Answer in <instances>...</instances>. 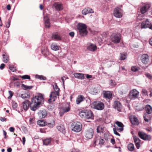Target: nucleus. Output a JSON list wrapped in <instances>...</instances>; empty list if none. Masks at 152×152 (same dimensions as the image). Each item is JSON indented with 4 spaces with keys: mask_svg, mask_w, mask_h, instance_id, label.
<instances>
[{
    "mask_svg": "<svg viewBox=\"0 0 152 152\" xmlns=\"http://www.w3.org/2000/svg\"><path fill=\"white\" fill-rule=\"evenodd\" d=\"M44 101V98L42 95L35 96L33 97L30 103L31 109L32 110L35 111L39 107V105Z\"/></svg>",
    "mask_w": 152,
    "mask_h": 152,
    "instance_id": "obj_1",
    "label": "nucleus"
},
{
    "mask_svg": "<svg viewBox=\"0 0 152 152\" xmlns=\"http://www.w3.org/2000/svg\"><path fill=\"white\" fill-rule=\"evenodd\" d=\"M79 115L82 118H85L87 119H93L94 118L93 114L91 110H81L79 113Z\"/></svg>",
    "mask_w": 152,
    "mask_h": 152,
    "instance_id": "obj_2",
    "label": "nucleus"
},
{
    "mask_svg": "<svg viewBox=\"0 0 152 152\" xmlns=\"http://www.w3.org/2000/svg\"><path fill=\"white\" fill-rule=\"evenodd\" d=\"M77 28L79 31L80 34L81 36H84L87 34L88 31L86 30V26L85 24L82 23L78 24Z\"/></svg>",
    "mask_w": 152,
    "mask_h": 152,
    "instance_id": "obj_3",
    "label": "nucleus"
},
{
    "mask_svg": "<svg viewBox=\"0 0 152 152\" xmlns=\"http://www.w3.org/2000/svg\"><path fill=\"white\" fill-rule=\"evenodd\" d=\"M71 128L73 131L76 132H79L82 130V126L81 124L79 122H74L72 124Z\"/></svg>",
    "mask_w": 152,
    "mask_h": 152,
    "instance_id": "obj_4",
    "label": "nucleus"
},
{
    "mask_svg": "<svg viewBox=\"0 0 152 152\" xmlns=\"http://www.w3.org/2000/svg\"><path fill=\"white\" fill-rule=\"evenodd\" d=\"M94 109L98 110H103L104 107V104L101 102H94L93 103Z\"/></svg>",
    "mask_w": 152,
    "mask_h": 152,
    "instance_id": "obj_5",
    "label": "nucleus"
},
{
    "mask_svg": "<svg viewBox=\"0 0 152 152\" xmlns=\"http://www.w3.org/2000/svg\"><path fill=\"white\" fill-rule=\"evenodd\" d=\"M139 94L138 91L136 89H133L130 91L129 97L131 99H134L138 97Z\"/></svg>",
    "mask_w": 152,
    "mask_h": 152,
    "instance_id": "obj_6",
    "label": "nucleus"
},
{
    "mask_svg": "<svg viewBox=\"0 0 152 152\" xmlns=\"http://www.w3.org/2000/svg\"><path fill=\"white\" fill-rule=\"evenodd\" d=\"M94 131L92 128H89L85 130L84 135L87 139H91L94 135Z\"/></svg>",
    "mask_w": 152,
    "mask_h": 152,
    "instance_id": "obj_7",
    "label": "nucleus"
},
{
    "mask_svg": "<svg viewBox=\"0 0 152 152\" xmlns=\"http://www.w3.org/2000/svg\"><path fill=\"white\" fill-rule=\"evenodd\" d=\"M123 11L119 8H115L113 11V14L114 16L117 18H121L122 15Z\"/></svg>",
    "mask_w": 152,
    "mask_h": 152,
    "instance_id": "obj_8",
    "label": "nucleus"
},
{
    "mask_svg": "<svg viewBox=\"0 0 152 152\" xmlns=\"http://www.w3.org/2000/svg\"><path fill=\"white\" fill-rule=\"evenodd\" d=\"M138 135L140 138L145 140H149L151 138L150 135H147L142 132H138Z\"/></svg>",
    "mask_w": 152,
    "mask_h": 152,
    "instance_id": "obj_9",
    "label": "nucleus"
},
{
    "mask_svg": "<svg viewBox=\"0 0 152 152\" xmlns=\"http://www.w3.org/2000/svg\"><path fill=\"white\" fill-rule=\"evenodd\" d=\"M141 26L142 28H149L152 30V23L148 20V19L142 22Z\"/></svg>",
    "mask_w": 152,
    "mask_h": 152,
    "instance_id": "obj_10",
    "label": "nucleus"
},
{
    "mask_svg": "<svg viewBox=\"0 0 152 152\" xmlns=\"http://www.w3.org/2000/svg\"><path fill=\"white\" fill-rule=\"evenodd\" d=\"M113 106L115 109L118 111H121L122 107V105L121 103L119 101L115 100L114 101Z\"/></svg>",
    "mask_w": 152,
    "mask_h": 152,
    "instance_id": "obj_11",
    "label": "nucleus"
},
{
    "mask_svg": "<svg viewBox=\"0 0 152 152\" xmlns=\"http://www.w3.org/2000/svg\"><path fill=\"white\" fill-rule=\"evenodd\" d=\"M111 41L115 43H119L121 40V36L119 34H117L112 36L111 37Z\"/></svg>",
    "mask_w": 152,
    "mask_h": 152,
    "instance_id": "obj_12",
    "label": "nucleus"
},
{
    "mask_svg": "<svg viewBox=\"0 0 152 152\" xmlns=\"http://www.w3.org/2000/svg\"><path fill=\"white\" fill-rule=\"evenodd\" d=\"M104 140L102 137L99 136H95L94 140V143L96 145V143L98 142L99 144L102 145L104 144Z\"/></svg>",
    "mask_w": 152,
    "mask_h": 152,
    "instance_id": "obj_13",
    "label": "nucleus"
},
{
    "mask_svg": "<svg viewBox=\"0 0 152 152\" xmlns=\"http://www.w3.org/2000/svg\"><path fill=\"white\" fill-rule=\"evenodd\" d=\"M57 94L56 91H52L51 92L50 96V98L48 99L49 103L54 102L57 98Z\"/></svg>",
    "mask_w": 152,
    "mask_h": 152,
    "instance_id": "obj_14",
    "label": "nucleus"
},
{
    "mask_svg": "<svg viewBox=\"0 0 152 152\" xmlns=\"http://www.w3.org/2000/svg\"><path fill=\"white\" fill-rule=\"evenodd\" d=\"M141 60L143 63L146 64L149 60V57L147 54H143L141 57Z\"/></svg>",
    "mask_w": 152,
    "mask_h": 152,
    "instance_id": "obj_15",
    "label": "nucleus"
},
{
    "mask_svg": "<svg viewBox=\"0 0 152 152\" xmlns=\"http://www.w3.org/2000/svg\"><path fill=\"white\" fill-rule=\"evenodd\" d=\"M133 138L137 148L138 149H139L140 146V140L135 135L133 136Z\"/></svg>",
    "mask_w": 152,
    "mask_h": 152,
    "instance_id": "obj_16",
    "label": "nucleus"
},
{
    "mask_svg": "<svg viewBox=\"0 0 152 152\" xmlns=\"http://www.w3.org/2000/svg\"><path fill=\"white\" fill-rule=\"evenodd\" d=\"M115 124H117L118 127H120L119 128L118 127H115L117 131L119 132H121L123 130V127L124 126L122 123L117 121L115 122Z\"/></svg>",
    "mask_w": 152,
    "mask_h": 152,
    "instance_id": "obj_17",
    "label": "nucleus"
},
{
    "mask_svg": "<svg viewBox=\"0 0 152 152\" xmlns=\"http://www.w3.org/2000/svg\"><path fill=\"white\" fill-rule=\"evenodd\" d=\"M61 109L63 113H65L69 111L70 110L69 104L67 103L64 104Z\"/></svg>",
    "mask_w": 152,
    "mask_h": 152,
    "instance_id": "obj_18",
    "label": "nucleus"
},
{
    "mask_svg": "<svg viewBox=\"0 0 152 152\" xmlns=\"http://www.w3.org/2000/svg\"><path fill=\"white\" fill-rule=\"evenodd\" d=\"M150 7L151 5L150 4H146L142 7L140 9L141 13L143 14L145 13Z\"/></svg>",
    "mask_w": 152,
    "mask_h": 152,
    "instance_id": "obj_19",
    "label": "nucleus"
},
{
    "mask_svg": "<svg viewBox=\"0 0 152 152\" xmlns=\"http://www.w3.org/2000/svg\"><path fill=\"white\" fill-rule=\"evenodd\" d=\"M94 11L92 9L88 7L84 9L82 11V13L84 15H86L87 14L93 13Z\"/></svg>",
    "mask_w": 152,
    "mask_h": 152,
    "instance_id": "obj_20",
    "label": "nucleus"
},
{
    "mask_svg": "<svg viewBox=\"0 0 152 152\" xmlns=\"http://www.w3.org/2000/svg\"><path fill=\"white\" fill-rule=\"evenodd\" d=\"M85 99L83 96L82 95H79L78 96L76 100V103L77 104H80L81 102L84 101Z\"/></svg>",
    "mask_w": 152,
    "mask_h": 152,
    "instance_id": "obj_21",
    "label": "nucleus"
},
{
    "mask_svg": "<svg viewBox=\"0 0 152 152\" xmlns=\"http://www.w3.org/2000/svg\"><path fill=\"white\" fill-rule=\"evenodd\" d=\"M30 102L28 100H25L23 103V107L25 110H27L28 108L29 107H30Z\"/></svg>",
    "mask_w": 152,
    "mask_h": 152,
    "instance_id": "obj_22",
    "label": "nucleus"
},
{
    "mask_svg": "<svg viewBox=\"0 0 152 152\" xmlns=\"http://www.w3.org/2000/svg\"><path fill=\"white\" fill-rule=\"evenodd\" d=\"M39 116L42 118H43L47 116V113L46 110H43L40 111L38 113Z\"/></svg>",
    "mask_w": 152,
    "mask_h": 152,
    "instance_id": "obj_23",
    "label": "nucleus"
},
{
    "mask_svg": "<svg viewBox=\"0 0 152 152\" xmlns=\"http://www.w3.org/2000/svg\"><path fill=\"white\" fill-rule=\"evenodd\" d=\"M74 75L75 78L81 80L83 79L85 77L84 74L82 73H75Z\"/></svg>",
    "mask_w": 152,
    "mask_h": 152,
    "instance_id": "obj_24",
    "label": "nucleus"
},
{
    "mask_svg": "<svg viewBox=\"0 0 152 152\" xmlns=\"http://www.w3.org/2000/svg\"><path fill=\"white\" fill-rule=\"evenodd\" d=\"M130 120L132 124L134 125H138L139 123L138 119L136 117L133 116V117L131 118Z\"/></svg>",
    "mask_w": 152,
    "mask_h": 152,
    "instance_id": "obj_25",
    "label": "nucleus"
},
{
    "mask_svg": "<svg viewBox=\"0 0 152 152\" xmlns=\"http://www.w3.org/2000/svg\"><path fill=\"white\" fill-rule=\"evenodd\" d=\"M104 97L107 99H110L111 98L112 96V93L110 91H104Z\"/></svg>",
    "mask_w": 152,
    "mask_h": 152,
    "instance_id": "obj_26",
    "label": "nucleus"
},
{
    "mask_svg": "<svg viewBox=\"0 0 152 152\" xmlns=\"http://www.w3.org/2000/svg\"><path fill=\"white\" fill-rule=\"evenodd\" d=\"M4 59L3 62L5 63H7L9 60V56L7 53L6 52H4L2 55Z\"/></svg>",
    "mask_w": 152,
    "mask_h": 152,
    "instance_id": "obj_27",
    "label": "nucleus"
},
{
    "mask_svg": "<svg viewBox=\"0 0 152 152\" xmlns=\"http://www.w3.org/2000/svg\"><path fill=\"white\" fill-rule=\"evenodd\" d=\"M57 128L58 131L64 134L65 132V129L64 126L61 124H59L57 126Z\"/></svg>",
    "mask_w": 152,
    "mask_h": 152,
    "instance_id": "obj_28",
    "label": "nucleus"
},
{
    "mask_svg": "<svg viewBox=\"0 0 152 152\" xmlns=\"http://www.w3.org/2000/svg\"><path fill=\"white\" fill-rule=\"evenodd\" d=\"M51 49L54 51H57L59 50L60 47L58 46L56 43H53L50 45Z\"/></svg>",
    "mask_w": 152,
    "mask_h": 152,
    "instance_id": "obj_29",
    "label": "nucleus"
},
{
    "mask_svg": "<svg viewBox=\"0 0 152 152\" xmlns=\"http://www.w3.org/2000/svg\"><path fill=\"white\" fill-rule=\"evenodd\" d=\"M96 46L94 45L91 44L89 45L87 48L88 49L91 51H94L96 50Z\"/></svg>",
    "mask_w": 152,
    "mask_h": 152,
    "instance_id": "obj_30",
    "label": "nucleus"
},
{
    "mask_svg": "<svg viewBox=\"0 0 152 152\" xmlns=\"http://www.w3.org/2000/svg\"><path fill=\"white\" fill-rule=\"evenodd\" d=\"M145 110L146 112L148 114H150L152 112V107L150 105L147 104L145 106Z\"/></svg>",
    "mask_w": 152,
    "mask_h": 152,
    "instance_id": "obj_31",
    "label": "nucleus"
},
{
    "mask_svg": "<svg viewBox=\"0 0 152 152\" xmlns=\"http://www.w3.org/2000/svg\"><path fill=\"white\" fill-rule=\"evenodd\" d=\"M45 25L46 28H49L50 26V23L49 18L47 17L44 18Z\"/></svg>",
    "mask_w": 152,
    "mask_h": 152,
    "instance_id": "obj_32",
    "label": "nucleus"
},
{
    "mask_svg": "<svg viewBox=\"0 0 152 152\" xmlns=\"http://www.w3.org/2000/svg\"><path fill=\"white\" fill-rule=\"evenodd\" d=\"M53 6L55 7L56 10H57L60 11L62 10L63 9L62 4H60L55 3Z\"/></svg>",
    "mask_w": 152,
    "mask_h": 152,
    "instance_id": "obj_33",
    "label": "nucleus"
},
{
    "mask_svg": "<svg viewBox=\"0 0 152 152\" xmlns=\"http://www.w3.org/2000/svg\"><path fill=\"white\" fill-rule=\"evenodd\" d=\"M96 130L98 133H103L104 130V127L102 125H99L97 127Z\"/></svg>",
    "mask_w": 152,
    "mask_h": 152,
    "instance_id": "obj_34",
    "label": "nucleus"
},
{
    "mask_svg": "<svg viewBox=\"0 0 152 152\" xmlns=\"http://www.w3.org/2000/svg\"><path fill=\"white\" fill-rule=\"evenodd\" d=\"M52 140L50 137L47 138L43 140V143L44 145H48L50 143Z\"/></svg>",
    "mask_w": 152,
    "mask_h": 152,
    "instance_id": "obj_35",
    "label": "nucleus"
},
{
    "mask_svg": "<svg viewBox=\"0 0 152 152\" xmlns=\"http://www.w3.org/2000/svg\"><path fill=\"white\" fill-rule=\"evenodd\" d=\"M52 38H54L55 40H60L61 39L60 36L57 33H53L52 34Z\"/></svg>",
    "mask_w": 152,
    "mask_h": 152,
    "instance_id": "obj_36",
    "label": "nucleus"
},
{
    "mask_svg": "<svg viewBox=\"0 0 152 152\" xmlns=\"http://www.w3.org/2000/svg\"><path fill=\"white\" fill-rule=\"evenodd\" d=\"M53 88L55 91H56V94H57V96H59V91H60V89L58 88V87L57 86L56 83L55 85L53 86Z\"/></svg>",
    "mask_w": 152,
    "mask_h": 152,
    "instance_id": "obj_37",
    "label": "nucleus"
},
{
    "mask_svg": "<svg viewBox=\"0 0 152 152\" xmlns=\"http://www.w3.org/2000/svg\"><path fill=\"white\" fill-rule=\"evenodd\" d=\"M128 149L131 151H133L134 149V144L132 143H130L128 145Z\"/></svg>",
    "mask_w": 152,
    "mask_h": 152,
    "instance_id": "obj_38",
    "label": "nucleus"
},
{
    "mask_svg": "<svg viewBox=\"0 0 152 152\" xmlns=\"http://www.w3.org/2000/svg\"><path fill=\"white\" fill-rule=\"evenodd\" d=\"M140 69L139 67L137 66H133L131 67V70L134 72L138 71Z\"/></svg>",
    "mask_w": 152,
    "mask_h": 152,
    "instance_id": "obj_39",
    "label": "nucleus"
},
{
    "mask_svg": "<svg viewBox=\"0 0 152 152\" xmlns=\"http://www.w3.org/2000/svg\"><path fill=\"white\" fill-rule=\"evenodd\" d=\"M21 87L24 90H26L27 89H31L32 88V86H27L24 84H22Z\"/></svg>",
    "mask_w": 152,
    "mask_h": 152,
    "instance_id": "obj_40",
    "label": "nucleus"
},
{
    "mask_svg": "<svg viewBox=\"0 0 152 152\" xmlns=\"http://www.w3.org/2000/svg\"><path fill=\"white\" fill-rule=\"evenodd\" d=\"M37 124L41 126H43L45 125V121L43 120H40L37 121Z\"/></svg>",
    "mask_w": 152,
    "mask_h": 152,
    "instance_id": "obj_41",
    "label": "nucleus"
},
{
    "mask_svg": "<svg viewBox=\"0 0 152 152\" xmlns=\"http://www.w3.org/2000/svg\"><path fill=\"white\" fill-rule=\"evenodd\" d=\"M120 55V60H123L126 59V54L121 53Z\"/></svg>",
    "mask_w": 152,
    "mask_h": 152,
    "instance_id": "obj_42",
    "label": "nucleus"
},
{
    "mask_svg": "<svg viewBox=\"0 0 152 152\" xmlns=\"http://www.w3.org/2000/svg\"><path fill=\"white\" fill-rule=\"evenodd\" d=\"M36 78L41 80H45L46 79V77L42 75H36Z\"/></svg>",
    "mask_w": 152,
    "mask_h": 152,
    "instance_id": "obj_43",
    "label": "nucleus"
},
{
    "mask_svg": "<svg viewBox=\"0 0 152 152\" xmlns=\"http://www.w3.org/2000/svg\"><path fill=\"white\" fill-rule=\"evenodd\" d=\"M9 69L13 72H15L17 71L16 67H15L13 65L9 66Z\"/></svg>",
    "mask_w": 152,
    "mask_h": 152,
    "instance_id": "obj_44",
    "label": "nucleus"
},
{
    "mask_svg": "<svg viewBox=\"0 0 152 152\" xmlns=\"http://www.w3.org/2000/svg\"><path fill=\"white\" fill-rule=\"evenodd\" d=\"M20 77H21L23 79H28L29 80L30 79V76L28 75H25L23 76H20Z\"/></svg>",
    "mask_w": 152,
    "mask_h": 152,
    "instance_id": "obj_45",
    "label": "nucleus"
},
{
    "mask_svg": "<svg viewBox=\"0 0 152 152\" xmlns=\"http://www.w3.org/2000/svg\"><path fill=\"white\" fill-rule=\"evenodd\" d=\"M147 115L148 116V115L146 114H144L143 117H144V119L145 121H146L148 122L150 120V119L149 118H147Z\"/></svg>",
    "mask_w": 152,
    "mask_h": 152,
    "instance_id": "obj_46",
    "label": "nucleus"
},
{
    "mask_svg": "<svg viewBox=\"0 0 152 152\" xmlns=\"http://www.w3.org/2000/svg\"><path fill=\"white\" fill-rule=\"evenodd\" d=\"M27 96H28V95L26 93L22 94L21 95V97L23 99L26 98Z\"/></svg>",
    "mask_w": 152,
    "mask_h": 152,
    "instance_id": "obj_47",
    "label": "nucleus"
},
{
    "mask_svg": "<svg viewBox=\"0 0 152 152\" xmlns=\"http://www.w3.org/2000/svg\"><path fill=\"white\" fill-rule=\"evenodd\" d=\"M110 84L112 86H114L116 85L115 82L112 80H110Z\"/></svg>",
    "mask_w": 152,
    "mask_h": 152,
    "instance_id": "obj_48",
    "label": "nucleus"
},
{
    "mask_svg": "<svg viewBox=\"0 0 152 152\" xmlns=\"http://www.w3.org/2000/svg\"><path fill=\"white\" fill-rule=\"evenodd\" d=\"M145 76L149 79H151L152 78V76L151 75L148 73H146L145 74Z\"/></svg>",
    "mask_w": 152,
    "mask_h": 152,
    "instance_id": "obj_49",
    "label": "nucleus"
},
{
    "mask_svg": "<svg viewBox=\"0 0 152 152\" xmlns=\"http://www.w3.org/2000/svg\"><path fill=\"white\" fill-rule=\"evenodd\" d=\"M113 129L114 132V133L115 134L118 136H120V134L117 132V130L116 129V128H113Z\"/></svg>",
    "mask_w": 152,
    "mask_h": 152,
    "instance_id": "obj_50",
    "label": "nucleus"
},
{
    "mask_svg": "<svg viewBox=\"0 0 152 152\" xmlns=\"http://www.w3.org/2000/svg\"><path fill=\"white\" fill-rule=\"evenodd\" d=\"M64 78H65V80L68 79V77L66 76H64L61 77V80H62L63 84L64 85Z\"/></svg>",
    "mask_w": 152,
    "mask_h": 152,
    "instance_id": "obj_51",
    "label": "nucleus"
},
{
    "mask_svg": "<svg viewBox=\"0 0 152 152\" xmlns=\"http://www.w3.org/2000/svg\"><path fill=\"white\" fill-rule=\"evenodd\" d=\"M20 82L19 81H17L15 82L14 83V85L15 86L18 87L20 85Z\"/></svg>",
    "mask_w": 152,
    "mask_h": 152,
    "instance_id": "obj_52",
    "label": "nucleus"
},
{
    "mask_svg": "<svg viewBox=\"0 0 152 152\" xmlns=\"http://www.w3.org/2000/svg\"><path fill=\"white\" fill-rule=\"evenodd\" d=\"M104 137L105 139L107 141L108 140L109 136L107 134L105 133L104 135Z\"/></svg>",
    "mask_w": 152,
    "mask_h": 152,
    "instance_id": "obj_53",
    "label": "nucleus"
},
{
    "mask_svg": "<svg viewBox=\"0 0 152 152\" xmlns=\"http://www.w3.org/2000/svg\"><path fill=\"white\" fill-rule=\"evenodd\" d=\"M48 126L50 127H53L54 125V122L52 123H48Z\"/></svg>",
    "mask_w": 152,
    "mask_h": 152,
    "instance_id": "obj_54",
    "label": "nucleus"
},
{
    "mask_svg": "<svg viewBox=\"0 0 152 152\" xmlns=\"http://www.w3.org/2000/svg\"><path fill=\"white\" fill-rule=\"evenodd\" d=\"M9 93L10 94V96L8 97V99H10V98H11L12 97V96L13 95V93L12 92V91H9Z\"/></svg>",
    "mask_w": 152,
    "mask_h": 152,
    "instance_id": "obj_55",
    "label": "nucleus"
},
{
    "mask_svg": "<svg viewBox=\"0 0 152 152\" xmlns=\"http://www.w3.org/2000/svg\"><path fill=\"white\" fill-rule=\"evenodd\" d=\"M17 104L16 103H14L12 104V107L14 109L16 108L17 107Z\"/></svg>",
    "mask_w": 152,
    "mask_h": 152,
    "instance_id": "obj_56",
    "label": "nucleus"
},
{
    "mask_svg": "<svg viewBox=\"0 0 152 152\" xmlns=\"http://www.w3.org/2000/svg\"><path fill=\"white\" fill-rule=\"evenodd\" d=\"M10 21L9 19L8 20V21L7 23V24L6 25V27L7 28H8L10 27Z\"/></svg>",
    "mask_w": 152,
    "mask_h": 152,
    "instance_id": "obj_57",
    "label": "nucleus"
},
{
    "mask_svg": "<svg viewBox=\"0 0 152 152\" xmlns=\"http://www.w3.org/2000/svg\"><path fill=\"white\" fill-rule=\"evenodd\" d=\"M5 66V65L4 64H1L0 66V69L1 70L3 69L4 68Z\"/></svg>",
    "mask_w": 152,
    "mask_h": 152,
    "instance_id": "obj_58",
    "label": "nucleus"
},
{
    "mask_svg": "<svg viewBox=\"0 0 152 152\" xmlns=\"http://www.w3.org/2000/svg\"><path fill=\"white\" fill-rule=\"evenodd\" d=\"M75 34L72 31L70 32L69 33V35L71 37H73L74 36Z\"/></svg>",
    "mask_w": 152,
    "mask_h": 152,
    "instance_id": "obj_59",
    "label": "nucleus"
},
{
    "mask_svg": "<svg viewBox=\"0 0 152 152\" xmlns=\"http://www.w3.org/2000/svg\"><path fill=\"white\" fill-rule=\"evenodd\" d=\"M111 142L113 144H114L115 143V139L113 138L111 139Z\"/></svg>",
    "mask_w": 152,
    "mask_h": 152,
    "instance_id": "obj_60",
    "label": "nucleus"
},
{
    "mask_svg": "<svg viewBox=\"0 0 152 152\" xmlns=\"http://www.w3.org/2000/svg\"><path fill=\"white\" fill-rule=\"evenodd\" d=\"M10 131L11 132H13L15 130V129L13 127H10L9 129Z\"/></svg>",
    "mask_w": 152,
    "mask_h": 152,
    "instance_id": "obj_61",
    "label": "nucleus"
},
{
    "mask_svg": "<svg viewBox=\"0 0 152 152\" xmlns=\"http://www.w3.org/2000/svg\"><path fill=\"white\" fill-rule=\"evenodd\" d=\"M86 77L87 78L89 79L91 78L92 77V76L91 75L87 74L86 75Z\"/></svg>",
    "mask_w": 152,
    "mask_h": 152,
    "instance_id": "obj_62",
    "label": "nucleus"
},
{
    "mask_svg": "<svg viewBox=\"0 0 152 152\" xmlns=\"http://www.w3.org/2000/svg\"><path fill=\"white\" fill-rule=\"evenodd\" d=\"M7 8L8 10H10L11 9V6L10 4H8L7 6Z\"/></svg>",
    "mask_w": 152,
    "mask_h": 152,
    "instance_id": "obj_63",
    "label": "nucleus"
},
{
    "mask_svg": "<svg viewBox=\"0 0 152 152\" xmlns=\"http://www.w3.org/2000/svg\"><path fill=\"white\" fill-rule=\"evenodd\" d=\"M4 135V138H6L7 137V132L4 130H3Z\"/></svg>",
    "mask_w": 152,
    "mask_h": 152,
    "instance_id": "obj_64",
    "label": "nucleus"
}]
</instances>
